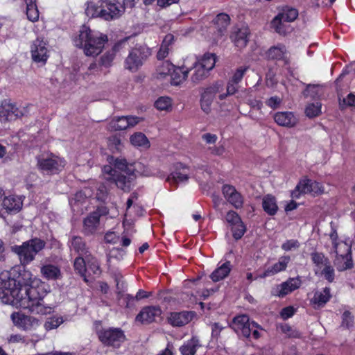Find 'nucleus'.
<instances>
[{
  "instance_id": "41",
  "label": "nucleus",
  "mask_w": 355,
  "mask_h": 355,
  "mask_svg": "<svg viewBox=\"0 0 355 355\" xmlns=\"http://www.w3.org/2000/svg\"><path fill=\"white\" fill-rule=\"evenodd\" d=\"M73 267L76 272L84 277V281L87 282V279L85 275L87 271V259H84L83 256H78L74 260Z\"/></svg>"
},
{
  "instance_id": "48",
  "label": "nucleus",
  "mask_w": 355,
  "mask_h": 355,
  "mask_svg": "<svg viewBox=\"0 0 355 355\" xmlns=\"http://www.w3.org/2000/svg\"><path fill=\"white\" fill-rule=\"evenodd\" d=\"M282 15L277 14L274 19L271 21V27L275 31L279 34L285 33V28L283 24L284 19L282 18Z\"/></svg>"
},
{
  "instance_id": "15",
  "label": "nucleus",
  "mask_w": 355,
  "mask_h": 355,
  "mask_svg": "<svg viewBox=\"0 0 355 355\" xmlns=\"http://www.w3.org/2000/svg\"><path fill=\"white\" fill-rule=\"evenodd\" d=\"M11 319L18 329L28 331L35 329L39 326V320L35 318L26 315L21 312H14Z\"/></svg>"
},
{
  "instance_id": "50",
  "label": "nucleus",
  "mask_w": 355,
  "mask_h": 355,
  "mask_svg": "<svg viewBox=\"0 0 355 355\" xmlns=\"http://www.w3.org/2000/svg\"><path fill=\"white\" fill-rule=\"evenodd\" d=\"M114 58V53L107 51L100 57L98 65L105 68L110 67L112 65Z\"/></svg>"
},
{
  "instance_id": "52",
  "label": "nucleus",
  "mask_w": 355,
  "mask_h": 355,
  "mask_svg": "<svg viewBox=\"0 0 355 355\" xmlns=\"http://www.w3.org/2000/svg\"><path fill=\"white\" fill-rule=\"evenodd\" d=\"M62 322L63 320L62 318L51 317L44 322V327L46 331H50L58 328Z\"/></svg>"
},
{
  "instance_id": "5",
  "label": "nucleus",
  "mask_w": 355,
  "mask_h": 355,
  "mask_svg": "<svg viewBox=\"0 0 355 355\" xmlns=\"http://www.w3.org/2000/svg\"><path fill=\"white\" fill-rule=\"evenodd\" d=\"M99 5L89 2L85 10L87 16L107 21L118 19L124 13L121 0H101Z\"/></svg>"
},
{
  "instance_id": "61",
  "label": "nucleus",
  "mask_w": 355,
  "mask_h": 355,
  "mask_svg": "<svg viewBox=\"0 0 355 355\" xmlns=\"http://www.w3.org/2000/svg\"><path fill=\"white\" fill-rule=\"evenodd\" d=\"M122 144L120 137L113 135L109 138V146L110 148H114L116 151H120Z\"/></svg>"
},
{
  "instance_id": "46",
  "label": "nucleus",
  "mask_w": 355,
  "mask_h": 355,
  "mask_svg": "<svg viewBox=\"0 0 355 355\" xmlns=\"http://www.w3.org/2000/svg\"><path fill=\"white\" fill-rule=\"evenodd\" d=\"M321 113V104L320 103H310L305 109V114L309 118H314Z\"/></svg>"
},
{
  "instance_id": "36",
  "label": "nucleus",
  "mask_w": 355,
  "mask_h": 355,
  "mask_svg": "<svg viewBox=\"0 0 355 355\" xmlns=\"http://www.w3.org/2000/svg\"><path fill=\"white\" fill-rule=\"evenodd\" d=\"M24 1L26 6V13L28 19L32 22L38 21L40 12L36 0H24Z\"/></svg>"
},
{
  "instance_id": "62",
  "label": "nucleus",
  "mask_w": 355,
  "mask_h": 355,
  "mask_svg": "<svg viewBox=\"0 0 355 355\" xmlns=\"http://www.w3.org/2000/svg\"><path fill=\"white\" fill-rule=\"evenodd\" d=\"M281 331L287 334L289 337L297 338L299 333L297 331L293 330L291 326L288 324H283L280 326Z\"/></svg>"
},
{
  "instance_id": "7",
  "label": "nucleus",
  "mask_w": 355,
  "mask_h": 355,
  "mask_svg": "<svg viewBox=\"0 0 355 355\" xmlns=\"http://www.w3.org/2000/svg\"><path fill=\"white\" fill-rule=\"evenodd\" d=\"M45 245L44 240L35 237L21 245H15L13 251L18 255L21 266H26L35 259L36 254L44 248Z\"/></svg>"
},
{
  "instance_id": "40",
  "label": "nucleus",
  "mask_w": 355,
  "mask_h": 355,
  "mask_svg": "<svg viewBox=\"0 0 355 355\" xmlns=\"http://www.w3.org/2000/svg\"><path fill=\"white\" fill-rule=\"evenodd\" d=\"M279 15H282V18L285 22H293L298 17V10L293 7L285 6L282 8L279 12Z\"/></svg>"
},
{
  "instance_id": "16",
  "label": "nucleus",
  "mask_w": 355,
  "mask_h": 355,
  "mask_svg": "<svg viewBox=\"0 0 355 355\" xmlns=\"http://www.w3.org/2000/svg\"><path fill=\"white\" fill-rule=\"evenodd\" d=\"M162 310L158 305L144 306L137 315L135 320L141 324H149L156 322V318L161 317Z\"/></svg>"
},
{
  "instance_id": "13",
  "label": "nucleus",
  "mask_w": 355,
  "mask_h": 355,
  "mask_svg": "<svg viewBox=\"0 0 355 355\" xmlns=\"http://www.w3.org/2000/svg\"><path fill=\"white\" fill-rule=\"evenodd\" d=\"M341 247H343L342 250L335 252V264L338 271H345L354 267L352 252L351 246L346 243L341 244Z\"/></svg>"
},
{
  "instance_id": "33",
  "label": "nucleus",
  "mask_w": 355,
  "mask_h": 355,
  "mask_svg": "<svg viewBox=\"0 0 355 355\" xmlns=\"http://www.w3.org/2000/svg\"><path fill=\"white\" fill-rule=\"evenodd\" d=\"M218 34L222 35L230 23V16L224 12L219 13L212 21Z\"/></svg>"
},
{
  "instance_id": "28",
  "label": "nucleus",
  "mask_w": 355,
  "mask_h": 355,
  "mask_svg": "<svg viewBox=\"0 0 355 355\" xmlns=\"http://www.w3.org/2000/svg\"><path fill=\"white\" fill-rule=\"evenodd\" d=\"M217 91L218 90L216 87H209L206 88L203 93L201 94V108L207 114H208L210 112V106Z\"/></svg>"
},
{
  "instance_id": "55",
  "label": "nucleus",
  "mask_w": 355,
  "mask_h": 355,
  "mask_svg": "<svg viewBox=\"0 0 355 355\" xmlns=\"http://www.w3.org/2000/svg\"><path fill=\"white\" fill-rule=\"evenodd\" d=\"M303 94L305 96H310L315 98L319 96L318 94V85L309 84L306 85V89L303 92Z\"/></svg>"
},
{
  "instance_id": "37",
  "label": "nucleus",
  "mask_w": 355,
  "mask_h": 355,
  "mask_svg": "<svg viewBox=\"0 0 355 355\" xmlns=\"http://www.w3.org/2000/svg\"><path fill=\"white\" fill-rule=\"evenodd\" d=\"M192 69H194V72L191 76V80L193 83H198L204 80L209 75V71L207 70L203 66H201L198 62H194Z\"/></svg>"
},
{
  "instance_id": "14",
  "label": "nucleus",
  "mask_w": 355,
  "mask_h": 355,
  "mask_svg": "<svg viewBox=\"0 0 355 355\" xmlns=\"http://www.w3.org/2000/svg\"><path fill=\"white\" fill-rule=\"evenodd\" d=\"M302 285L300 277H290L286 282L277 285L271 289L272 296L284 297L294 291L298 289Z\"/></svg>"
},
{
  "instance_id": "34",
  "label": "nucleus",
  "mask_w": 355,
  "mask_h": 355,
  "mask_svg": "<svg viewBox=\"0 0 355 355\" xmlns=\"http://www.w3.org/2000/svg\"><path fill=\"white\" fill-rule=\"evenodd\" d=\"M250 31L248 27L239 28L234 34V43L236 46L243 49L246 46L249 41Z\"/></svg>"
},
{
  "instance_id": "17",
  "label": "nucleus",
  "mask_w": 355,
  "mask_h": 355,
  "mask_svg": "<svg viewBox=\"0 0 355 355\" xmlns=\"http://www.w3.org/2000/svg\"><path fill=\"white\" fill-rule=\"evenodd\" d=\"M21 112L10 99H3L0 103V121L7 122L16 120Z\"/></svg>"
},
{
  "instance_id": "26",
  "label": "nucleus",
  "mask_w": 355,
  "mask_h": 355,
  "mask_svg": "<svg viewBox=\"0 0 355 355\" xmlns=\"http://www.w3.org/2000/svg\"><path fill=\"white\" fill-rule=\"evenodd\" d=\"M275 121L280 126L291 128L297 123V119L292 112H278L274 115Z\"/></svg>"
},
{
  "instance_id": "58",
  "label": "nucleus",
  "mask_w": 355,
  "mask_h": 355,
  "mask_svg": "<svg viewBox=\"0 0 355 355\" xmlns=\"http://www.w3.org/2000/svg\"><path fill=\"white\" fill-rule=\"evenodd\" d=\"M248 68L241 67L238 68L236 71L234 73L232 77L230 80L236 84L239 83L243 79L244 74L245 73Z\"/></svg>"
},
{
  "instance_id": "19",
  "label": "nucleus",
  "mask_w": 355,
  "mask_h": 355,
  "mask_svg": "<svg viewBox=\"0 0 355 355\" xmlns=\"http://www.w3.org/2000/svg\"><path fill=\"white\" fill-rule=\"evenodd\" d=\"M31 53L32 59L35 62L46 63L49 57L46 43L39 38L34 40L31 44Z\"/></svg>"
},
{
  "instance_id": "1",
  "label": "nucleus",
  "mask_w": 355,
  "mask_h": 355,
  "mask_svg": "<svg viewBox=\"0 0 355 355\" xmlns=\"http://www.w3.org/2000/svg\"><path fill=\"white\" fill-rule=\"evenodd\" d=\"M26 266H15L9 272L6 279L0 282V299L2 302L17 306L21 300L22 292L34 280L33 275L25 269Z\"/></svg>"
},
{
  "instance_id": "20",
  "label": "nucleus",
  "mask_w": 355,
  "mask_h": 355,
  "mask_svg": "<svg viewBox=\"0 0 355 355\" xmlns=\"http://www.w3.org/2000/svg\"><path fill=\"white\" fill-rule=\"evenodd\" d=\"M222 193L225 199L236 209H241L243 205V197L236 191V188L230 184H224Z\"/></svg>"
},
{
  "instance_id": "57",
  "label": "nucleus",
  "mask_w": 355,
  "mask_h": 355,
  "mask_svg": "<svg viewBox=\"0 0 355 355\" xmlns=\"http://www.w3.org/2000/svg\"><path fill=\"white\" fill-rule=\"evenodd\" d=\"M300 244V242L296 239L286 240L282 245V249L284 251H290L299 248Z\"/></svg>"
},
{
  "instance_id": "31",
  "label": "nucleus",
  "mask_w": 355,
  "mask_h": 355,
  "mask_svg": "<svg viewBox=\"0 0 355 355\" xmlns=\"http://www.w3.org/2000/svg\"><path fill=\"white\" fill-rule=\"evenodd\" d=\"M262 208L268 216H275L278 211L276 198L271 194L264 196L262 199Z\"/></svg>"
},
{
  "instance_id": "59",
  "label": "nucleus",
  "mask_w": 355,
  "mask_h": 355,
  "mask_svg": "<svg viewBox=\"0 0 355 355\" xmlns=\"http://www.w3.org/2000/svg\"><path fill=\"white\" fill-rule=\"evenodd\" d=\"M236 85L237 84L229 80L227 85V92L220 94L219 98L220 100H224L228 95L234 94L237 92Z\"/></svg>"
},
{
  "instance_id": "35",
  "label": "nucleus",
  "mask_w": 355,
  "mask_h": 355,
  "mask_svg": "<svg viewBox=\"0 0 355 355\" xmlns=\"http://www.w3.org/2000/svg\"><path fill=\"white\" fill-rule=\"evenodd\" d=\"M42 277L48 280H55L59 279L61 275L60 268L53 264L44 265L40 269Z\"/></svg>"
},
{
  "instance_id": "63",
  "label": "nucleus",
  "mask_w": 355,
  "mask_h": 355,
  "mask_svg": "<svg viewBox=\"0 0 355 355\" xmlns=\"http://www.w3.org/2000/svg\"><path fill=\"white\" fill-rule=\"evenodd\" d=\"M311 184V180L308 178H304L300 180L297 183V189H300L301 192H303L304 194L310 193V188L309 185Z\"/></svg>"
},
{
  "instance_id": "29",
  "label": "nucleus",
  "mask_w": 355,
  "mask_h": 355,
  "mask_svg": "<svg viewBox=\"0 0 355 355\" xmlns=\"http://www.w3.org/2000/svg\"><path fill=\"white\" fill-rule=\"evenodd\" d=\"M2 205L8 212H19L22 208L23 201L17 196L10 195L4 197Z\"/></svg>"
},
{
  "instance_id": "23",
  "label": "nucleus",
  "mask_w": 355,
  "mask_h": 355,
  "mask_svg": "<svg viewBox=\"0 0 355 355\" xmlns=\"http://www.w3.org/2000/svg\"><path fill=\"white\" fill-rule=\"evenodd\" d=\"M174 171L167 177L166 181L171 184H177L179 182L187 181L189 179L188 168L181 162L174 164Z\"/></svg>"
},
{
  "instance_id": "27",
  "label": "nucleus",
  "mask_w": 355,
  "mask_h": 355,
  "mask_svg": "<svg viewBox=\"0 0 355 355\" xmlns=\"http://www.w3.org/2000/svg\"><path fill=\"white\" fill-rule=\"evenodd\" d=\"M71 248L79 256H84L85 257H90V252L89 248L84 239L79 236H73L70 241Z\"/></svg>"
},
{
  "instance_id": "10",
  "label": "nucleus",
  "mask_w": 355,
  "mask_h": 355,
  "mask_svg": "<svg viewBox=\"0 0 355 355\" xmlns=\"http://www.w3.org/2000/svg\"><path fill=\"white\" fill-rule=\"evenodd\" d=\"M151 51L146 46H135L132 49L125 60L124 67L126 69L135 72L137 71L150 55Z\"/></svg>"
},
{
  "instance_id": "6",
  "label": "nucleus",
  "mask_w": 355,
  "mask_h": 355,
  "mask_svg": "<svg viewBox=\"0 0 355 355\" xmlns=\"http://www.w3.org/2000/svg\"><path fill=\"white\" fill-rule=\"evenodd\" d=\"M45 245L44 240L35 237L21 245H15L13 251L18 255L21 266H26L35 259L36 254L44 248Z\"/></svg>"
},
{
  "instance_id": "43",
  "label": "nucleus",
  "mask_w": 355,
  "mask_h": 355,
  "mask_svg": "<svg viewBox=\"0 0 355 355\" xmlns=\"http://www.w3.org/2000/svg\"><path fill=\"white\" fill-rule=\"evenodd\" d=\"M85 258L87 259V266L89 270H92L94 275H101V270L98 259L92 254H90V257Z\"/></svg>"
},
{
  "instance_id": "32",
  "label": "nucleus",
  "mask_w": 355,
  "mask_h": 355,
  "mask_svg": "<svg viewBox=\"0 0 355 355\" xmlns=\"http://www.w3.org/2000/svg\"><path fill=\"white\" fill-rule=\"evenodd\" d=\"M199 340L193 336L191 339L184 342L179 350L182 355H195L197 349L200 347Z\"/></svg>"
},
{
  "instance_id": "45",
  "label": "nucleus",
  "mask_w": 355,
  "mask_h": 355,
  "mask_svg": "<svg viewBox=\"0 0 355 355\" xmlns=\"http://www.w3.org/2000/svg\"><path fill=\"white\" fill-rule=\"evenodd\" d=\"M340 327L349 329L354 326V316L349 311H345L342 314Z\"/></svg>"
},
{
  "instance_id": "21",
  "label": "nucleus",
  "mask_w": 355,
  "mask_h": 355,
  "mask_svg": "<svg viewBox=\"0 0 355 355\" xmlns=\"http://www.w3.org/2000/svg\"><path fill=\"white\" fill-rule=\"evenodd\" d=\"M194 315L193 311H188L171 312L167 318V322L173 327H181L191 321Z\"/></svg>"
},
{
  "instance_id": "22",
  "label": "nucleus",
  "mask_w": 355,
  "mask_h": 355,
  "mask_svg": "<svg viewBox=\"0 0 355 355\" xmlns=\"http://www.w3.org/2000/svg\"><path fill=\"white\" fill-rule=\"evenodd\" d=\"M101 216V214L96 210L84 218L82 232L85 236H92L96 232L100 224Z\"/></svg>"
},
{
  "instance_id": "12",
  "label": "nucleus",
  "mask_w": 355,
  "mask_h": 355,
  "mask_svg": "<svg viewBox=\"0 0 355 355\" xmlns=\"http://www.w3.org/2000/svg\"><path fill=\"white\" fill-rule=\"evenodd\" d=\"M163 68H167V71L161 70L162 73H170L171 83L173 85H179L188 77L189 72L191 68L185 65L176 67L168 61L163 62Z\"/></svg>"
},
{
  "instance_id": "47",
  "label": "nucleus",
  "mask_w": 355,
  "mask_h": 355,
  "mask_svg": "<svg viewBox=\"0 0 355 355\" xmlns=\"http://www.w3.org/2000/svg\"><path fill=\"white\" fill-rule=\"evenodd\" d=\"M321 276H323L324 278L331 283L334 281L335 279V270L333 266L329 261L328 264H326L324 267L322 268L321 272L319 273Z\"/></svg>"
},
{
  "instance_id": "64",
  "label": "nucleus",
  "mask_w": 355,
  "mask_h": 355,
  "mask_svg": "<svg viewBox=\"0 0 355 355\" xmlns=\"http://www.w3.org/2000/svg\"><path fill=\"white\" fill-rule=\"evenodd\" d=\"M281 103L282 99L277 96H272L266 101V105L272 109H277Z\"/></svg>"
},
{
  "instance_id": "9",
  "label": "nucleus",
  "mask_w": 355,
  "mask_h": 355,
  "mask_svg": "<svg viewBox=\"0 0 355 355\" xmlns=\"http://www.w3.org/2000/svg\"><path fill=\"white\" fill-rule=\"evenodd\" d=\"M64 166V159L55 156L53 153L46 157L42 155L37 157V168L43 174L49 175L58 174L62 171Z\"/></svg>"
},
{
  "instance_id": "25",
  "label": "nucleus",
  "mask_w": 355,
  "mask_h": 355,
  "mask_svg": "<svg viewBox=\"0 0 355 355\" xmlns=\"http://www.w3.org/2000/svg\"><path fill=\"white\" fill-rule=\"evenodd\" d=\"M290 261L291 257L288 255L281 257L278 262L273 264L271 267L266 269L264 272L259 275V277L266 278L267 277L274 275L279 272L285 270Z\"/></svg>"
},
{
  "instance_id": "60",
  "label": "nucleus",
  "mask_w": 355,
  "mask_h": 355,
  "mask_svg": "<svg viewBox=\"0 0 355 355\" xmlns=\"http://www.w3.org/2000/svg\"><path fill=\"white\" fill-rule=\"evenodd\" d=\"M296 312V309L292 306L283 308L280 311V316L283 320L291 318Z\"/></svg>"
},
{
  "instance_id": "56",
  "label": "nucleus",
  "mask_w": 355,
  "mask_h": 355,
  "mask_svg": "<svg viewBox=\"0 0 355 355\" xmlns=\"http://www.w3.org/2000/svg\"><path fill=\"white\" fill-rule=\"evenodd\" d=\"M329 237L331 240L333 248L334 249L335 252H337L343 248V247H341V244L344 243L345 242L339 243L338 241V236L336 230H331V233L329 234Z\"/></svg>"
},
{
  "instance_id": "18",
  "label": "nucleus",
  "mask_w": 355,
  "mask_h": 355,
  "mask_svg": "<svg viewBox=\"0 0 355 355\" xmlns=\"http://www.w3.org/2000/svg\"><path fill=\"white\" fill-rule=\"evenodd\" d=\"M266 58L272 61H282L284 65L290 64L288 51L283 44H278L270 46L265 53Z\"/></svg>"
},
{
  "instance_id": "4",
  "label": "nucleus",
  "mask_w": 355,
  "mask_h": 355,
  "mask_svg": "<svg viewBox=\"0 0 355 355\" xmlns=\"http://www.w3.org/2000/svg\"><path fill=\"white\" fill-rule=\"evenodd\" d=\"M103 172L107 181L114 183L124 191L130 190L131 183L136 177L135 172L128 169L125 159H116L114 168L106 165L103 167Z\"/></svg>"
},
{
  "instance_id": "11",
  "label": "nucleus",
  "mask_w": 355,
  "mask_h": 355,
  "mask_svg": "<svg viewBox=\"0 0 355 355\" xmlns=\"http://www.w3.org/2000/svg\"><path fill=\"white\" fill-rule=\"evenodd\" d=\"M238 336L249 338L253 328H260V325L254 321H251L247 314H239L234 316L230 324Z\"/></svg>"
},
{
  "instance_id": "2",
  "label": "nucleus",
  "mask_w": 355,
  "mask_h": 355,
  "mask_svg": "<svg viewBox=\"0 0 355 355\" xmlns=\"http://www.w3.org/2000/svg\"><path fill=\"white\" fill-rule=\"evenodd\" d=\"M46 285L40 279L34 278L31 284L22 292V298L17 304L28 309L31 313L45 315L51 312V308L43 304V299L47 294Z\"/></svg>"
},
{
  "instance_id": "3",
  "label": "nucleus",
  "mask_w": 355,
  "mask_h": 355,
  "mask_svg": "<svg viewBox=\"0 0 355 355\" xmlns=\"http://www.w3.org/2000/svg\"><path fill=\"white\" fill-rule=\"evenodd\" d=\"M107 42V35L95 33L85 25L80 28L78 35L74 39L76 46L83 49L85 55L92 57L99 55Z\"/></svg>"
},
{
  "instance_id": "24",
  "label": "nucleus",
  "mask_w": 355,
  "mask_h": 355,
  "mask_svg": "<svg viewBox=\"0 0 355 355\" xmlns=\"http://www.w3.org/2000/svg\"><path fill=\"white\" fill-rule=\"evenodd\" d=\"M331 297V288L324 287L322 291H317L314 293L311 303L315 309H320L324 307Z\"/></svg>"
},
{
  "instance_id": "44",
  "label": "nucleus",
  "mask_w": 355,
  "mask_h": 355,
  "mask_svg": "<svg viewBox=\"0 0 355 355\" xmlns=\"http://www.w3.org/2000/svg\"><path fill=\"white\" fill-rule=\"evenodd\" d=\"M231 230L232 232L233 238L238 241L241 239L246 232V227L243 222L236 223L234 225L231 226Z\"/></svg>"
},
{
  "instance_id": "39",
  "label": "nucleus",
  "mask_w": 355,
  "mask_h": 355,
  "mask_svg": "<svg viewBox=\"0 0 355 355\" xmlns=\"http://www.w3.org/2000/svg\"><path fill=\"white\" fill-rule=\"evenodd\" d=\"M216 58L215 53L208 52L205 53L200 59H197L196 62L210 71L215 67Z\"/></svg>"
},
{
  "instance_id": "38",
  "label": "nucleus",
  "mask_w": 355,
  "mask_h": 355,
  "mask_svg": "<svg viewBox=\"0 0 355 355\" xmlns=\"http://www.w3.org/2000/svg\"><path fill=\"white\" fill-rule=\"evenodd\" d=\"M126 116L115 117L108 123L107 129L110 131L123 130L128 128Z\"/></svg>"
},
{
  "instance_id": "42",
  "label": "nucleus",
  "mask_w": 355,
  "mask_h": 355,
  "mask_svg": "<svg viewBox=\"0 0 355 355\" xmlns=\"http://www.w3.org/2000/svg\"><path fill=\"white\" fill-rule=\"evenodd\" d=\"M130 142L135 146L149 147L150 143L146 136L141 132H136L130 137Z\"/></svg>"
},
{
  "instance_id": "51",
  "label": "nucleus",
  "mask_w": 355,
  "mask_h": 355,
  "mask_svg": "<svg viewBox=\"0 0 355 355\" xmlns=\"http://www.w3.org/2000/svg\"><path fill=\"white\" fill-rule=\"evenodd\" d=\"M311 258L313 263L315 265L328 264L329 259L324 256L322 252H313L311 253Z\"/></svg>"
},
{
  "instance_id": "53",
  "label": "nucleus",
  "mask_w": 355,
  "mask_h": 355,
  "mask_svg": "<svg viewBox=\"0 0 355 355\" xmlns=\"http://www.w3.org/2000/svg\"><path fill=\"white\" fill-rule=\"evenodd\" d=\"M225 220L230 225V226L243 222L238 213L233 210H230L227 213L225 216Z\"/></svg>"
},
{
  "instance_id": "49",
  "label": "nucleus",
  "mask_w": 355,
  "mask_h": 355,
  "mask_svg": "<svg viewBox=\"0 0 355 355\" xmlns=\"http://www.w3.org/2000/svg\"><path fill=\"white\" fill-rule=\"evenodd\" d=\"M171 105V98L168 96H161L155 102V107L159 110H167Z\"/></svg>"
},
{
  "instance_id": "54",
  "label": "nucleus",
  "mask_w": 355,
  "mask_h": 355,
  "mask_svg": "<svg viewBox=\"0 0 355 355\" xmlns=\"http://www.w3.org/2000/svg\"><path fill=\"white\" fill-rule=\"evenodd\" d=\"M310 193L313 196H319L324 193V187L322 184L317 181L311 180V184L309 185Z\"/></svg>"
},
{
  "instance_id": "8",
  "label": "nucleus",
  "mask_w": 355,
  "mask_h": 355,
  "mask_svg": "<svg viewBox=\"0 0 355 355\" xmlns=\"http://www.w3.org/2000/svg\"><path fill=\"white\" fill-rule=\"evenodd\" d=\"M99 341L107 347L119 348L125 340L124 331L119 327L102 328L96 333Z\"/></svg>"
},
{
  "instance_id": "30",
  "label": "nucleus",
  "mask_w": 355,
  "mask_h": 355,
  "mask_svg": "<svg viewBox=\"0 0 355 355\" xmlns=\"http://www.w3.org/2000/svg\"><path fill=\"white\" fill-rule=\"evenodd\" d=\"M232 268V266L231 262L230 261H226L211 272L210 278L214 282L223 280L230 275Z\"/></svg>"
}]
</instances>
